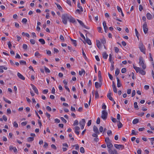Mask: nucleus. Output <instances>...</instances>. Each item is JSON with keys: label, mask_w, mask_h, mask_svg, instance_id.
I'll return each mask as SVG.
<instances>
[{"label": "nucleus", "mask_w": 154, "mask_h": 154, "mask_svg": "<svg viewBox=\"0 0 154 154\" xmlns=\"http://www.w3.org/2000/svg\"><path fill=\"white\" fill-rule=\"evenodd\" d=\"M69 17L66 14H64L62 15L61 18L63 23L65 25L67 24V20H69Z\"/></svg>", "instance_id": "1"}, {"label": "nucleus", "mask_w": 154, "mask_h": 154, "mask_svg": "<svg viewBox=\"0 0 154 154\" xmlns=\"http://www.w3.org/2000/svg\"><path fill=\"white\" fill-rule=\"evenodd\" d=\"M134 68L135 70L137 72H139L140 74L142 75H144L146 74V72L145 71L142 69L140 67H137L135 66H134Z\"/></svg>", "instance_id": "2"}, {"label": "nucleus", "mask_w": 154, "mask_h": 154, "mask_svg": "<svg viewBox=\"0 0 154 154\" xmlns=\"http://www.w3.org/2000/svg\"><path fill=\"white\" fill-rule=\"evenodd\" d=\"M139 46L141 51L144 54H145L146 49L142 43L141 42H140Z\"/></svg>", "instance_id": "3"}, {"label": "nucleus", "mask_w": 154, "mask_h": 154, "mask_svg": "<svg viewBox=\"0 0 154 154\" xmlns=\"http://www.w3.org/2000/svg\"><path fill=\"white\" fill-rule=\"evenodd\" d=\"M139 60L140 61L139 62V65L140 66H142V68L143 69H145L146 68V65H145L144 64V62L143 61V58L141 57H140V58Z\"/></svg>", "instance_id": "4"}, {"label": "nucleus", "mask_w": 154, "mask_h": 154, "mask_svg": "<svg viewBox=\"0 0 154 154\" xmlns=\"http://www.w3.org/2000/svg\"><path fill=\"white\" fill-rule=\"evenodd\" d=\"M107 115L108 113L106 110H103L102 111L101 118L103 120H105L107 118Z\"/></svg>", "instance_id": "5"}, {"label": "nucleus", "mask_w": 154, "mask_h": 154, "mask_svg": "<svg viewBox=\"0 0 154 154\" xmlns=\"http://www.w3.org/2000/svg\"><path fill=\"white\" fill-rule=\"evenodd\" d=\"M143 31L144 33L146 34L148 32V28L147 27V23L146 22H145L143 26Z\"/></svg>", "instance_id": "6"}, {"label": "nucleus", "mask_w": 154, "mask_h": 154, "mask_svg": "<svg viewBox=\"0 0 154 154\" xmlns=\"http://www.w3.org/2000/svg\"><path fill=\"white\" fill-rule=\"evenodd\" d=\"M114 146L116 148L119 149H122L124 148V146L122 145L115 144Z\"/></svg>", "instance_id": "7"}, {"label": "nucleus", "mask_w": 154, "mask_h": 154, "mask_svg": "<svg viewBox=\"0 0 154 154\" xmlns=\"http://www.w3.org/2000/svg\"><path fill=\"white\" fill-rule=\"evenodd\" d=\"M77 20L78 22L83 27L85 28L86 29H89V28L86 26L85 25H84V23H83V22L81 21V20H79L77 19Z\"/></svg>", "instance_id": "8"}, {"label": "nucleus", "mask_w": 154, "mask_h": 154, "mask_svg": "<svg viewBox=\"0 0 154 154\" xmlns=\"http://www.w3.org/2000/svg\"><path fill=\"white\" fill-rule=\"evenodd\" d=\"M17 76L20 79L22 80H24L25 79V78L20 73L18 72L17 73Z\"/></svg>", "instance_id": "9"}, {"label": "nucleus", "mask_w": 154, "mask_h": 154, "mask_svg": "<svg viewBox=\"0 0 154 154\" xmlns=\"http://www.w3.org/2000/svg\"><path fill=\"white\" fill-rule=\"evenodd\" d=\"M93 130L94 132L96 134H99L100 133L98 131V128L95 125H94V126Z\"/></svg>", "instance_id": "10"}, {"label": "nucleus", "mask_w": 154, "mask_h": 154, "mask_svg": "<svg viewBox=\"0 0 154 154\" xmlns=\"http://www.w3.org/2000/svg\"><path fill=\"white\" fill-rule=\"evenodd\" d=\"M80 129V128L78 126H76L75 127V133L77 135H79V130Z\"/></svg>", "instance_id": "11"}, {"label": "nucleus", "mask_w": 154, "mask_h": 154, "mask_svg": "<svg viewBox=\"0 0 154 154\" xmlns=\"http://www.w3.org/2000/svg\"><path fill=\"white\" fill-rule=\"evenodd\" d=\"M146 17L149 20H151L152 18V16L149 13H148L146 14Z\"/></svg>", "instance_id": "12"}, {"label": "nucleus", "mask_w": 154, "mask_h": 154, "mask_svg": "<svg viewBox=\"0 0 154 154\" xmlns=\"http://www.w3.org/2000/svg\"><path fill=\"white\" fill-rule=\"evenodd\" d=\"M85 120L84 119H82L81 121L79 122V124L80 126L85 125Z\"/></svg>", "instance_id": "13"}, {"label": "nucleus", "mask_w": 154, "mask_h": 154, "mask_svg": "<svg viewBox=\"0 0 154 154\" xmlns=\"http://www.w3.org/2000/svg\"><path fill=\"white\" fill-rule=\"evenodd\" d=\"M69 20L70 22L73 23L76 22L75 19L72 17H69Z\"/></svg>", "instance_id": "14"}, {"label": "nucleus", "mask_w": 154, "mask_h": 154, "mask_svg": "<svg viewBox=\"0 0 154 154\" xmlns=\"http://www.w3.org/2000/svg\"><path fill=\"white\" fill-rule=\"evenodd\" d=\"M106 143L107 147L109 149L112 148L113 147V145L110 142L107 143Z\"/></svg>", "instance_id": "15"}, {"label": "nucleus", "mask_w": 154, "mask_h": 154, "mask_svg": "<svg viewBox=\"0 0 154 154\" xmlns=\"http://www.w3.org/2000/svg\"><path fill=\"white\" fill-rule=\"evenodd\" d=\"M97 46V47L99 49L101 48V44L99 40H96V41Z\"/></svg>", "instance_id": "16"}, {"label": "nucleus", "mask_w": 154, "mask_h": 154, "mask_svg": "<svg viewBox=\"0 0 154 154\" xmlns=\"http://www.w3.org/2000/svg\"><path fill=\"white\" fill-rule=\"evenodd\" d=\"M117 80V85L118 88L120 87L121 86V83L120 82V80L118 77L116 78Z\"/></svg>", "instance_id": "17"}, {"label": "nucleus", "mask_w": 154, "mask_h": 154, "mask_svg": "<svg viewBox=\"0 0 154 154\" xmlns=\"http://www.w3.org/2000/svg\"><path fill=\"white\" fill-rule=\"evenodd\" d=\"M95 86L96 88H98L99 87H100L101 86V84L97 82H96L95 83Z\"/></svg>", "instance_id": "18"}, {"label": "nucleus", "mask_w": 154, "mask_h": 154, "mask_svg": "<svg viewBox=\"0 0 154 154\" xmlns=\"http://www.w3.org/2000/svg\"><path fill=\"white\" fill-rule=\"evenodd\" d=\"M86 40H85V41H86V42L90 45H91V41L88 38H87L86 37Z\"/></svg>", "instance_id": "19"}, {"label": "nucleus", "mask_w": 154, "mask_h": 154, "mask_svg": "<svg viewBox=\"0 0 154 154\" xmlns=\"http://www.w3.org/2000/svg\"><path fill=\"white\" fill-rule=\"evenodd\" d=\"M103 57L105 59H107L108 56V55L107 54L106 52H104L103 54Z\"/></svg>", "instance_id": "20"}, {"label": "nucleus", "mask_w": 154, "mask_h": 154, "mask_svg": "<svg viewBox=\"0 0 154 154\" xmlns=\"http://www.w3.org/2000/svg\"><path fill=\"white\" fill-rule=\"evenodd\" d=\"M111 94L110 93H109L107 95V97L108 98L109 100L111 101L113 100L112 97L111 96Z\"/></svg>", "instance_id": "21"}, {"label": "nucleus", "mask_w": 154, "mask_h": 154, "mask_svg": "<svg viewBox=\"0 0 154 154\" xmlns=\"http://www.w3.org/2000/svg\"><path fill=\"white\" fill-rule=\"evenodd\" d=\"M109 60L110 61V63H112L113 64L114 62L112 60V56L111 54H110L109 55Z\"/></svg>", "instance_id": "22"}, {"label": "nucleus", "mask_w": 154, "mask_h": 154, "mask_svg": "<svg viewBox=\"0 0 154 154\" xmlns=\"http://www.w3.org/2000/svg\"><path fill=\"white\" fill-rule=\"evenodd\" d=\"M77 7L79 8L80 9L81 12L83 11V9L82 8V6H80V4L79 2H78V3Z\"/></svg>", "instance_id": "23"}, {"label": "nucleus", "mask_w": 154, "mask_h": 154, "mask_svg": "<svg viewBox=\"0 0 154 154\" xmlns=\"http://www.w3.org/2000/svg\"><path fill=\"white\" fill-rule=\"evenodd\" d=\"M34 140V137H29L27 139V141L28 142L32 141Z\"/></svg>", "instance_id": "24"}, {"label": "nucleus", "mask_w": 154, "mask_h": 154, "mask_svg": "<svg viewBox=\"0 0 154 154\" xmlns=\"http://www.w3.org/2000/svg\"><path fill=\"white\" fill-rule=\"evenodd\" d=\"M120 72L119 70L118 69H117L115 71V76H117L119 74Z\"/></svg>", "instance_id": "25"}, {"label": "nucleus", "mask_w": 154, "mask_h": 154, "mask_svg": "<svg viewBox=\"0 0 154 154\" xmlns=\"http://www.w3.org/2000/svg\"><path fill=\"white\" fill-rule=\"evenodd\" d=\"M83 73H84V74L85 73V71L83 69H82L81 71H79V74L80 75H81Z\"/></svg>", "instance_id": "26"}, {"label": "nucleus", "mask_w": 154, "mask_h": 154, "mask_svg": "<svg viewBox=\"0 0 154 154\" xmlns=\"http://www.w3.org/2000/svg\"><path fill=\"white\" fill-rule=\"evenodd\" d=\"M32 89L36 94H38V90L36 87H33V89Z\"/></svg>", "instance_id": "27"}, {"label": "nucleus", "mask_w": 154, "mask_h": 154, "mask_svg": "<svg viewBox=\"0 0 154 154\" xmlns=\"http://www.w3.org/2000/svg\"><path fill=\"white\" fill-rule=\"evenodd\" d=\"M139 122V120L138 119H134L133 121V123L134 124H136Z\"/></svg>", "instance_id": "28"}, {"label": "nucleus", "mask_w": 154, "mask_h": 154, "mask_svg": "<svg viewBox=\"0 0 154 154\" xmlns=\"http://www.w3.org/2000/svg\"><path fill=\"white\" fill-rule=\"evenodd\" d=\"M39 41L40 42L42 45H44L45 43V42L44 39L42 38H40L39 39Z\"/></svg>", "instance_id": "29"}, {"label": "nucleus", "mask_w": 154, "mask_h": 154, "mask_svg": "<svg viewBox=\"0 0 154 154\" xmlns=\"http://www.w3.org/2000/svg\"><path fill=\"white\" fill-rule=\"evenodd\" d=\"M118 122H119V124L117 125L118 128H121L123 126L122 124L120 121H118Z\"/></svg>", "instance_id": "30"}, {"label": "nucleus", "mask_w": 154, "mask_h": 154, "mask_svg": "<svg viewBox=\"0 0 154 154\" xmlns=\"http://www.w3.org/2000/svg\"><path fill=\"white\" fill-rule=\"evenodd\" d=\"M101 42L103 44H104L106 43V40L104 38H103L100 39Z\"/></svg>", "instance_id": "31"}, {"label": "nucleus", "mask_w": 154, "mask_h": 154, "mask_svg": "<svg viewBox=\"0 0 154 154\" xmlns=\"http://www.w3.org/2000/svg\"><path fill=\"white\" fill-rule=\"evenodd\" d=\"M134 108L135 109H138V107L137 105V102H135L134 103Z\"/></svg>", "instance_id": "32"}, {"label": "nucleus", "mask_w": 154, "mask_h": 154, "mask_svg": "<svg viewBox=\"0 0 154 154\" xmlns=\"http://www.w3.org/2000/svg\"><path fill=\"white\" fill-rule=\"evenodd\" d=\"M3 99L4 100L5 102H6V103H9V104H11V102L8 100V99H7L5 98L4 97H3Z\"/></svg>", "instance_id": "33"}, {"label": "nucleus", "mask_w": 154, "mask_h": 154, "mask_svg": "<svg viewBox=\"0 0 154 154\" xmlns=\"http://www.w3.org/2000/svg\"><path fill=\"white\" fill-rule=\"evenodd\" d=\"M45 71L46 72L50 73V70L45 66H44Z\"/></svg>", "instance_id": "34"}, {"label": "nucleus", "mask_w": 154, "mask_h": 154, "mask_svg": "<svg viewBox=\"0 0 154 154\" xmlns=\"http://www.w3.org/2000/svg\"><path fill=\"white\" fill-rule=\"evenodd\" d=\"M108 152L110 154H114L113 153V150L112 149V148L108 149Z\"/></svg>", "instance_id": "35"}, {"label": "nucleus", "mask_w": 154, "mask_h": 154, "mask_svg": "<svg viewBox=\"0 0 154 154\" xmlns=\"http://www.w3.org/2000/svg\"><path fill=\"white\" fill-rule=\"evenodd\" d=\"M107 133L109 136L112 135V132L110 130H108L107 132Z\"/></svg>", "instance_id": "36"}, {"label": "nucleus", "mask_w": 154, "mask_h": 154, "mask_svg": "<svg viewBox=\"0 0 154 154\" xmlns=\"http://www.w3.org/2000/svg\"><path fill=\"white\" fill-rule=\"evenodd\" d=\"M103 25L104 29L106 28H108L106 26V23L105 21H103Z\"/></svg>", "instance_id": "37"}, {"label": "nucleus", "mask_w": 154, "mask_h": 154, "mask_svg": "<svg viewBox=\"0 0 154 154\" xmlns=\"http://www.w3.org/2000/svg\"><path fill=\"white\" fill-rule=\"evenodd\" d=\"M80 152L82 153H84L85 152V149L83 147H80Z\"/></svg>", "instance_id": "38"}, {"label": "nucleus", "mask_w": 154, "mask_h": 154, "mask_svg": "<svg viewBox=\"0 0 154 154\" xmlns=\"http://www.w3.org/2000/svg\"><path fill=\"white\" fill-rule=\"evenodd\" d=\"M95 96L96 98H98L99 97V95L97 91H95Z\"/></svg>", "instance_id": "39"}, {"label": "nucleus", "mask_w": 154, "mask_h": 154, "mask_svg": "<svg viewBox=\"0 0 154 154\" xmlns=\"http://www.w3.org/2000/svg\"><path fill=\"white\" fill-rule=\"evenodd\" d=\"M27 45L26 44H23V49L26 50L27 48Z\"/></svg>", "instance_id": "40"}, {"label": "nucleus", "mask_w": 154, "mask_h": 154, "mask_svg": "<svg viewBox=\"0 0 154 154\" xmlns=\"http://www.w3.org/2000/svg\"><path fill=\"white\" fill-rule=\"evenodd\" d=\"M20 63L21 64H24L25 65H26V62L25 61H24L20 60Z\"/></svg>", "instance_id": "41"}, {"label": "nucleus", "mask_w": 154, "mask_h": 154, "mask_svg": "<svg viewBox=\"0 0 154 154\" xmlns=\"http://www.w3.org/2000/svg\"><path fill=\"white\" fill-rule=\"evenodd\" d=\"M79 124L78 121L77 120H75L74 122L73 125L74 126L77 125Z\"/></svg>", "instance_id": "42"}, {"label": "nucleus", "mask_w": 154, "mask_h": 154, "mask_svg": "<svg viewBox=\"0 0 154 154\" xmlns=\"http://www.w3.org/2000/svg\"><path fill=\"white\" fill-rule=\"evenodd\" d=\"M13 125L14 127L16 128H17L18 127V125L16 121L14 122L13 123Z\"/></svg>", "instance_id": "43"}, {"label": "nucleus", "mask_w": 154, "mask_h": 154, "mask_svg": "<svg viewBox=\"0 0 154 154\" xmlns=\"http://www.w3.org/2000/svg\"><path fill=\"white\" fill-rule=\"evenodd\" d=\"M105 141L106 142V143H107L110 142V140L108 137H106L105 139Z\"/></svg>", "instance_id": "44"}, {"label": "nucleus", "mask_w": 154, "mask_h": 154, "mask_svg": "<svg viewBox=\"0 0 154 154\" xmlns=\"http://www.w3.org/2000/svg\"><path fill=\"white\" fill-rule=\"evenodd\" d=\"M27 20L26 18H23L22 21V22L24 23H26Z\"/></svg>", "instance_id": "45"}, {"label": "nucleus", "mask_w": 154, "mask_h": 154, "mask_svg": "<svg viewBox=\"0 0 154 154\" xmlns=\"http://www.w3.org/2000/svg\"><path fill=\"white\" fill-rule=\"evenodd\" d=\"M30 41L31 42V43L33 44V45H34L35 44V40L33 39H31L30 40Z\"/></svg>", "instance_id": "46"}, {"label": "nucleus", "mask_w": 154, "mask_h": 154, "mask_svg": "<svg viewBox=\"0 0 154 154\" xmlns=\"http://www.w3.org/2000/svg\"><path fill=\"white\" fill-rule=\"evenodd\" d=\"M111 120L113 122L115 123L116 122L117 120L116 119L114 118L113 117H111Z\"/></svg>", "instance_id": "47"}, {"label": "nucleus", "mask_w": 154, "mask_h": 154, "mask_svg": "<svg viewBox=\"0 0 154 154\" xmlns=\"http://www.w3.org/2000/svg\"><path fill=\"white\" fill-rule=\"evenodd\" d=\"M82 53L83 55L84 58L85 59L86 58V57L85 54V52L84 51V50L83 49H82Z\"/></svg>", "instance_id": "48"}, {"label": "nucleus", "mask_w": 154, "mask_h": 154, "mask_svg": "<svg viewBox=\"0 0 154 154\" xmlns=\"http://www.w3.org/2000/svg\"><path fill=\"white\" fill-rule=\"evenodd\" d=\"M60 119L64 123H66L67 122V121L66 120H65L63 117H61L60 118Z\"/></svg>", "instance_id": "49"}, {"label": "nucleus", "mask_w": 154, "mask_h": 154, "mask_svg": "<svg viewBox=\"0 0 154 154\" xmlns=\"http://www.w3.org/2000/svg\"><path fill=\"white\" fill-rule=\"evenodd\" d=\"M46 109L48 111H51V108L48 106L46 107Z\"/></svg>", "instance_id": "50"}, {"label": "nucleus", "mask_w": 154, "mask_h": 154, "mask_svg": "<svg viewBox=\"0 0 154 154\" xmlns=\"http://www.w3.org/2000/svg\"><path fill=\"white\" fill-rule=\"evenodd\" d=\"M126 70L125 68H123L121 70V72L122 73H124L126 72Z\"/></svg>", "instance_id": "51"}, {"label": "nucleus", "mask_w": 154, "mask_h": 154, "mask_svg": "<svg viewBox=\"0 0 154 154\" xmlns=\"http://www.w3.org/2000/svg\"><path fill=\"white\" fill-rule=\"evenodd\" d=\"M35 56L36 57H37L40 56V54L39 53L38 51H36L35 54Z\"/></svg>", "instance_id": "52"}, {"label": "nucleus", "mask_w": 154, "mask_h": 154, "mask_svg": "<svg viewBox=\"0 0 154 154\" xmlns=\"http://www.w3.org/2000/svg\"><path fill=\"white\" fill-rule=\"evenodd\" d=\"M117 8L118 10V11L119 12H122V11L121 8H120L119 6H117Z\"/></svg>", "instance_id": "53"}, {"label": "nucleus", "mask_w": 154, "mask_h": 154, "mask_svg": "<svg viewBox=\"0 0 154 154\" xmlns=\"http://www.w3.org/2000/svg\"><path fill=\"white\" fill-rule=\"evenodd\" d=\"M8 46L9 48L10 49H11V48L12 46V45L11 44V42H9L8 43Z\"/></svg>", "instance_id": "54"}, {"label": "nucleus", "mask_w": 154, "mask_h": 154, "mask_svg": "<svg viewBox=\"0 0 154 154\" xmlns=\"http://www.w3.org/2000/svg\"><path fill=\"white\" fill-rule=\"evenodd\" d=\"M96 123L97 124H99L100 123V118L98 117L97 118V119L96 121Z\"/></svg>", "instance_id": "55"}, {"label": "nucleus", "mask_w": 154, "mask_h": 154, "mask_svg": "<svg viewBox=\"0 0 154 154\" xmlns=\"http://www.w3.org/2000/svg\"><path fill=\"white\" fill-rule=\"evenodd\" d=\"M55 4L57 5V7L58 8L59 10L62 9V7H61V6L59 5L58 4H57L56 3H55Z\"/></svg>", "instance_id": "56"}, {"label": "nucleus", "mask_w": 154, "mask_h": 154, "mask_svg": "<svg viewBox=\"0 0 154 154\" xmlns=\"http://www.w3.org/2000/svg\"><path fill=\"white\" fill-rule=\"evenodd\" d=\"M114 50L115 52L116 53H118L119 51V48L117 47H114Z\"/></svg>", "instance_id": "57"}, {"label": "nucleus", "mask_w": 154, "mask_h": 154, "mask_svg": "<svg viewBox=\"0 0 154 154\" xmlns=\"http://www.w3.org/2000/svg\"><path fill=\"white\" fill-rule=\"evenodd\" d=\"M112 88L114 92L115 93H116L117 92V89L116 86L113 87Z\"/></svg>", "instance_id": "58"}, {"label": "nucleus", "mask_w": 154, "mask_h": 154, "mask_svg": "<svg viewBox=\"0 0 154 154\" xmlns=\"http://www.w3.org/2000/svg\"><path fill=\"white\" fill-rule=\"evenodd\" d=\"M97 29H98V32H100L101 33L102 32H101L102 28L101 27H98L97 28Z\"/></svg>", "instance_id": "59"}, {"label": "nucleus", "mask_w": 154, "mask_h": 154, "mask_svg": "<svg viewBox=\"0 0 154 154\" xmlns=\"http://www.w3.org/2000/svg\"><path fill=\"white\" fill-rule=\"evenodd\" d=\"M51 146L52 148H53L54 149H55V150H56L57 149L56 147L54 145L52 144L51 145Z\"/></svg>", "instance_id": "60"}, {"label": "nucleus", "mask_w": 154, "mask_h": 154, "mask_svg": "<svg viewBox=\"0 0 154 154\" xmlns=\"http://www.w3.org/2000/svg\"><path fill=\"white\" fill-rule=\"evenodd\" d=\"M101 77H102L101 72L100 71H99L98 72V77L101 78Z\"/></svg>", "instance_id": "61"}, {"label": "nucleus", "mask_w": 154, "mask_h": 154, "mask_svg": "<svg viewBox=\"0 0 154 154\" xmlns=\"http://www.w3.org/2000/svg\"><path fill=\"white\" fill-rule=\"evenodd\" d=\"M60 39L61 40H62L63 42L64 41V37L62 35H60Z\"/></svg>", "instance_id": "62"}, {"label": "nucleus", "mask_w": 154, "mask_h": 154, "mask_svg": "<svg viewBox=\"0 0 154 154\" xmlns=\"http://www.w3.org/2000/svg\"><path fill=\"white\" fill-rule=\"evenodd\" d=\"M2 118H3V119L4 121H7V117L5 115H3V116Z\"/></svg>", "instance_id": "63"}, {"label": "nucleus", "mask_w": 154, "mask_h": 154, "mask_svg": "<svg viewBox=\"0 0 154 154\" xmlns=\"http://www.w3.org/2000/svg\"><path fill=\"white\" fill-rule=\"evenodd\" d=\"M103 130V127L100 126L99 128V131L100 132H102Z\"/></svg>", "instance_id": "64"}]
</instances>
